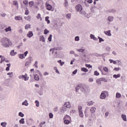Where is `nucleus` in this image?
I'll return each mask as SVG.
<instances>
[{"label": "nucleus", "instance_id": "obj_1", "mask_svg": "<svg viewBox=\"0 0 127 127\" xmlns=\"http://www.w3.org/2000/svg\"><path fill=\"white\" fill-rule=\"evenodd\" d=\"M0 43L2 44L4 47H9V45H12V43L7 38H2L0 40Z\"/></svg>", "mask_w": 127, "mask_h": 127}, {"label": "nucleus", "instance_id": "obj_2", "mask_svg": "<svg viewBox=\"0 0 127 127\" xmlns=\"http://www.w3.org/2000/svg\"><path fill=\"white\" fill-rule=\"evenodd\" d=\"M63 48L61 47L54 48L50 50V52H52V54H54L55 58H60V56L59 54L57 53V50H62Z\"/></svg>", "mask_w": 127, "mask_h": 127}, {"label": "nucleus", "instance_id": "obj_3", "mask_svg": "<svg viewBox=\"0 0 127 127\" xmlns=\"http://www.w3.org/2000/svg\"><path fill=\"white\" fill-rule=\"evenodd\" d=\"M80 89L83 93H88L89 92V87L85 84L81 85Z\"/></svg>", "mask_w": 127, "mask_h": 127}, {"label": "nucleus", "instance_id": "obj_4", "mask_svg": "<svg viewBox=\"0 0 127 127\" xmlns=\"http://www.w3.org/2000/svg\"><path fill=\"white\" fill-rule=\"evenodd\" d=\"M96 108L92 107L90 109V112H91V118H92V120H96V115H95V112H96Z\"/></svg>", "mask_w": 127, "mask_h": 127}, {"label": "nucleus", "instance_id": "obj_5", "mask_svg": "<svg viewBox=\"0 0 127 127\" xmlns=\"http://www.w3.org/2000/svg\"><path fill=\"white\" fill-rule=\"evenodd\" d=\"M82 109V106L79 105L78 106V113H79V117H80V118H84V114L83 113Z\"/></svg>", "mask_w": 127, "mask_h": 127}, {"label": "nucleus", "instance_id": "obj_6", "mask_svg": "<svg viewBox=\"0 0 127 127\" xmlns=\"http://www.w3.org/2000/svg\"><path fill=\"white\" fill-rule=\"evenodd\" d=\"M65 118L66 119L64 120V124L65 125H69L70 124V121L69 120H71V117L68 115H66Z\"/></svg>", "mask_w": 127, "mask_h": 127}, {"label": "nucleus", "instance_id": "obj_7", "mask_svg": "<svg viewBox=\"0 0 127 127\" xmlns=\"http://www.w3.org/2000/svg\"><path fill=\"white\" fill-rule=\"evenodd\" d=\"M19 79H22V80H24V81H28V77H27V74L19 75L18 76Z\"/></svg>", "mask_w": 127, "mask_h": 127}, {"label": "nucleus", "instance_id": "obj_8", "mask_svg": "<svg viewBox=\"0 0 127 127\" xmlns=\"http://www.w3.org/2000/svg\"><path fill=\"white\" fill-rule=\"evenodd\" d=\"M75 9H76V10H77V11H79L80 12L82 11V10H83V6H82V5L81 4H77L75 6Z\"/></svg>", "mask_w": 127, "mask_h": 127}, {"label": "nucleus", "instance_id": "obj_9", "mask_svg": "<svg viewBox=\"0 0 127 127\" xmlns=\"http://www.w3.org/2000/svg\"><path fill=\"white\" fill-rule=\"evenodd\" d=\"M64 106L66 109H70V108H71V104H70V102H65V103L64 104Z\"/></svg>", "mask_w": 127, "mask_h": 127}, {"label": "nucleus", "instance_id": "obj_10", "mask_svg": "<svg viewBox=\"0 0 127 127\" xmlns=\"http://www.w3.org/2000/svg\"><path fill=\"white\" fill-rule=\"evenodd\" d=\"M32 36H33V32L32 31H30L27 34V37L29 38H31Z\"/></svg>", "mask_w": 127, "mask_h": 127}, {"label": "nucleus", "instance_id": "obj_11", "mask_svg": "<svg viewBox=\"0 0 127 127\" xmlns=\"http://www.w3.org/2000/svg\"><path fill=\"white\" fill-rule=\"evenodd\" d=\"M94 56H96V57H104V54L100 55L97 53H93Z\"/></svg>", "mask_w": 127, "mask_h": 127}, {"label": "nucleus", "instance_id": "obj_12", "mask_svg": "<svg viewBox=\"0 0 127 127\" xmlns=\"http://www.w3.org/2000/svg\"><path fill=\"white\" fill-rule=\"evenodd\" d=\"M15 20L17 21V20H22V17L20 15L19 16H15Z\"/></svg>", "mask_w": 127, "mask_h": 127}, {"label": "nucleus", "instance_id": "obj_13", "mask_svg": "<svg viewBox=\"0 0 127 127\" xmlns=\"http://www.w3.org/2000/svg\"><path fill=\"white\" fill-rule=\"evenodd\" d=\"M104 33L107 35L108 36H112V34L111 33V30H108L107 31H104Z\"/></svg>", "mask_w": 127, "mask_h": 127}, {"label": "nucleus", "instance_id": "obj_14", "mask_svg": "<svg viewBox=\"0 0 127 127\" xmlns=\"http://www.w3.org/2000/svg\"><path fill=\"white\" fill-rule=\"evenodd\" d=\"M46 8L48 10H51V9H52V5L50 4H47L46 5Z\"/></svg>", "mask_w": 127, "mask_h": 127}, {"label": "nucleus", "instance_id": "obj_15", "mask_svg": "<svg viewBox=\"0 0 127 127\" xmlns=\"http://www.w3.org/2000/svg\"><path fill=\"white\" fill-rule=\"evenodd\" d=\"M66 111L67 108L64 106L61 109V113H65V112H66Z\"/></svg>", "mask_w": 127, "mask_h": 127}, {"label": "nucleus", "instance_id": "obj_16", "mask_svg": "<svg viewBox=\"0 0 127 127\" xmlns=\"http://www.w3.org/2000/svg\"><path fill=\"white\" fill-rule=\"evenodd\" d=\"M99 79L101 82H105V83H107V82H108V79L105 77L100 78Z\"/></svg>", "mask_w": 127, "mask_h": 127}, {"label": "nucleus", "instance_id": "obj_17", "mask_svg": "<svg viewBox=\"0 0 127 127\" xmlns=\"http://www.w3.org/2000/svg\"><path fill=\"white\" fill-rule=\"evenodd\" d=\"M106 98V94L102 92L100 95V99H104Z\"/></svg>", "mask_w": 127, "mask_h": 127}, {"label": "nucleus", "instance_id": "obj_18", "mask_svg": "<svg viewBox=\"0 0 127 127\" xmlns=\"http://www.w3.org/2000/svg\"><path fill=\"white\" fill-rule=\"evenodd\" d=\"M22 106H26L27 107V106L29 105L27 100H25L23 102H22Z\"/></svg>", "mask_w": 127, "mask_h": 127}, {"label": "nucleus", "instance_id": "obj_19", "mask_svg": "<svg viewBox=\"0 0 127 127\" xmlns=\"http://www.w3.org/2000/svg\"><path fill=\"white\" fill-rule=\"evenodd\" d=\"M16 52H14V50H13L11 51L10 53V55H11V56H14V55H16Z\"/></svg>", "mask_w": 127, "mask_h": 127}, {"label": "nucleus", "instance_id": "obj_20", "mask_svg": "<svg viewBox=\"0 0 127 127\" xmlns=\"http://www.w3.org/2000/svg\"><path fill=\"white\" fill-rule=\"evenodd\" d=\"M5 32H8V31H11V27L10 26H8L7 28L4 29Z\"/></svg>", "mask_w": 127, "mask_h": 127}, {"label": "nucleus", "instance_id": "obj_21", "mask_svg": "<svg viewBox=\"0 0 127 127\" xmlns=\"http://www.w3.org/2000/svg\"><path fill=\"white\" fill-rule=\"evenodd\" d=\"M122 118L124 122H127V116L126 115L122 114Z\"/></svg>", "mask_w": 127, "mask_h": 127}, {"label": "nucleus", "instance_id": "obj_22", "mask_svg": "<svg viewBox=\"0 0 127 127\" xmlns=\"http://www.w3.org/2000/svg\"><path fill=\"white\" fill-rule=\"evenodd\" d=\"M34 78L36 81H39V76L37 74H35L34 75Z\"/></svg>", "mask_w": 127, "mask_h": 127}, {"label": "nucleus", "instance_id": "obj_23", "mask_svg": "<svg viewBox=\"0 0 127 127\" xmlns=\"http://www.w3.org/2000/svg\"><path fill=\"white\" fill-rule=\"evenodd\" d=\"M108 20H109L110 22H111V21H114V17L109 16L108 17Z\"/></svg>", "mask_w": 127, "mask_h": 127}, {"label": "nucleus", "instance_id": "obj_24", "mask_svg": "<svg viewBox=\"0 0 127 127\" xmlns=\"http://www.w3.org/2000/svg\"><path fill=\"white\" fill-rule=\"evenodd\" d=\"M78 52H81V53H84L85 52V49H77Z\"/></svg>", "mask_w": 127, "mask_h": 127}, {"label": "nucleus", "instance_id": "obj_25", "mask_svg": "<svg viewBox=\"0 0 127 127\" xmlns=\"http://www.w3.org/2000/svg\"><path fill=\"white\" fill-rule=\"evenodd\" d=\"M121 77V74L119 73L118 74H114L113 77L115 78V79H118V78H120Z\"/></svg>", "mask_w": 127, "mask_h": 127}, {"label": "nucleus", "instance_id": "obj_26", "mask_svg": "<svg viewBox=\"0 0 127 127\" xmlns=\"http://www.w3.org/2000/svg\"><path fill=\"white\" fill-rule=\"evenodd\" d=\"M19 124H22V125H24V124H25L24 118L21 119V120H19Z\"/></svg>", "mask_w": 127, "mask_h": 127}, {"label": "nucleus", "instance_id": "obj_27", "mask_svg": "<svg viewBox=\"0 0 127 127\" xmlns=\"http://www.w3.org/2000/svg\"><path fill=\"white\" fill-rule=\"evenodd\" d=\"M40 38L41 39L40 41H42V42H45V38H44V36H40Z\"/></svg>", "mask_w": 127, "mask_h": 127}, {"label": "nucleus", "instance_id": "obj_28", "mask_svg": "<svg viewBox=\"0 0 127 127\" xmlns=\"http://www.w3.org/2000/svg\"><path fill=\"white\" fill-rule=\"evenodd\" d=\"M90 38L91 39H93V40H97V38H96L95 37V35H93V34H91L90 35Z\"/></svg>", "mask_w": 127, "mask_h": 127}, {"label": "nucleus", "instance_id": "obj_29", "mask_svg": "<svg viewBox=\"0 0 127 127\" xmlns=\"http://www.w3.org/2000/svg\"><path fill=\"white\" fill-rule=\"evenodd\" d=\"M87 106H93L94 105V102L91 101L88 102H87Z\"/></svg>", "mask_w": 127, "mask_h": 127}, {"label": "nucleus", "instance_id": "obj_30", "mask_svg": "<svg viewBox=\"0 0 127 127\" xmlns=\"http://www.w3.org/2000/svg\"><path fill=\"white\" fill-rule=\"evenodd\" d=\"M45 20L46 21H47L48 24H49V23H50V20H49V17L46 16L45 17Z\"/></svg>", "mask_w": 127, "mask_h": 127}, {"label": "nucleus", "instance_id": "obj_31", "mask_svg": "<svg viewBox=\"0 0 127 127\" xmlns=\"http://www.w3.org/2000/svg\"><path fill=\"white\" fill-rule=\"evenodd\" d=\"M79 89H80V91H81V85L80 86H79V85L75 87V91H76V92H78L79 91Z\"/></svg>", "mask_w": 127, "mask_h": 127}, {"label": "nucleus", "instance_id": "obj_32", "mask_svg": "<svg viewBox=\"0 0 127 127\" xmlns=\"http://www.w3.org/2000/svg\"><path fill=\"white\" fill-rule=\"evenodd\" d=\"M30 26H31V25L29 24H26L25 26V29H28V28H30Z\"/></svg>", "mask_w": 127, "mask_h": 127}, {"label": "nucleus", "instance_id": "obj_33", "mask_svg": "<svg viewBox=\"0 0 127 127\" xmlns=\"http://www.w3.org/2000/svg\"><path fill=\"white\" fill-rule=\"evenodd\" d=\"M38 93L40 96H42V95H43V90H42V89H41V90L38 91Z\"/></svg>", "mask_w": 127, "mask_h": 127}, {"label": "nucleus", "instance_id": "obj_34", "mask_svg": "<svg viewBox=\"0 0 127 127\" xmlns=\"http://www.w3.org/2000/svg\"><path fill=\"white\" fill-rule=\"evenodd\" d=\"M121 97H122V95L121 94V93L118 92L116 93V98H117L118 99L121 98Z\"/></svg>", "mask_w": 127, "mask_h": 127}, {"label": "nucleus", "instance_id": "obj_35", "mask_svg": "<svg viewBox=\"0 0 127 127\" xmlns=\"http://www.w3.org/2000/svg\"><path fill=\"white\" fill-rule=\"evenodd\" d=\"M19 58H20V59H23V58H24V54H19Z\"/></svg>", "mask_w": 127, "mask_h": 127}, {"label": "nucleus", "instance_id": "obj_36", "mask_svg": "<svg viewBox=\"0 0 127 127\" xmlns=\"http://www.w3.org/2000/svg\"><path fill=\"white\" fill-rule=\"evenodd\" d=\"M0 126H1L2 127H6V123L2 122L1 123Z\"/></svg>", "mask_w": 127, "mask_h": 127}, {"label": "nucleus", "instance_id": "obj_37", "mask_svg": "<svg viewBox=\"0 0 127 127\" xmlns=\"http://www.w3.org/2000/svg\"><path fill=\"white\" fill-rule=\"evenodd\" d=\"M81 71H82L83 72H88V69L85 67H82Z\"/></svg>", "mask_w": 127, "mask_h": 127}, {"label": "nucleus", "instance_id": "obj_38", "mask_svg": "<svg viewBox=\"0 0 127 127\" xmlns=\"http://www.w3.org/2000/svg\"><path fill=\"white\" fill-rule=\"evenodd\" d=\"M101 80H100V78L96 80V83L98 84V85H102V82H101Z\"/></svg>", "mask_w": 127, "mask_h": 127}, {"label": "nucleus", "instance_id": "obj_39", "mask_svg": "<svg viewBox=\"0 0 127 127\" xmlns=\"http://www.w3.org/2000/svg\"><path fill=\"white\" fill-rule=\"evenodd\" d=\"M4 61H5V58H4V57H2V58H1V60L0 62V64H1L2 62H4Z\"/></svg>", "mask_w": 127, "mask_h": 127}, {"label": "nucleus", "instance_id": "obj_40", "mask_svg": "<svg viewBox=\"0 0 127 127\" xmlns=\"http://www.w3.org/2000/svg\"><path fill=\"white\" fill-rule=\"evenodd\" d=\"M13 4H14V5H16V6H18V2H17V1L14 0L13 1Z\"/></svg>", "mask_w": 127, "mask_h": 127}, {"label": "nucleus", "instance_id": "obj_41", "mask_svg": "<svg viewBox=\"0 0 127 127\" xmlns=\"http://www.w3.org/2000/svg\"><path fill=\"white\" fill-rule=\"evenodd\" d=\"M18 116L19 117H21V118H23V117H24V114L22 112H19L18 114Z\"/></svg>", "mask_w": 127, "mask_h": 127}, {"label": "nucleus", "instance_id": "obj_42", "mask_svg": "<svg viewBox=\"0 0 127 127\" xmlns=\"http://www.w3.org/2000/svg\"><path fill=\"white\" fill-rule=\"evenodd\" d=\"M37 18L38 19H41V20H42V18H41V15L40 13L38 14V16H37Z\"/></svg>", "mask_w": 127, "mask_h": 127}, {"label": "nucleus", "instance_id": "obj_43", "mask_svg": "<svg viewBox=\"0 0 127 127\" xmlns=\"http://www.w3.org/2000/svg\"><path fill=\"white\" fill-rule=\"evenodd\" d=\"M48 40H49V41L51 42L52 40V35L50 34L49 37L48 38Z\"/></svg>", "mask_w": 127, "mask_h": 127}, {"label": "nucleus", "instance_id": "obj_44", "mask_svg": "<svg viewBox=\"0 0 127 127\" xmlns=\"http://www.w3.org/2000/svg\"><path fill=\"white\" fill-rule=\"evenodd\" d=\"M98 39H99V43H101V42H102L105 41V40L103 38H102L100 37H98Z\"/></svg>", "mask_w": 127, "mask_h": 127}, {"label": "nucleus", "instance_id": "obj_45", "mask_svg": "<svg viewBox=\"0 0 127 127\" xmlns=\"http://www.w3.org/2000/svg\"><path fill=\"white\" fill-rule=\"evenodd\" d=\"M103 70L105 71V72H108L109 71V68L108 67L105 66L103 67Z\"/></svg>", "mask_w": 127, "mask_h": 127}, {"label": "nucleus", "instance_id": "obj_46", "mask_svg": "<svg viewBox=\"0 0 127 127\" xmlns=\"http://www.w3.org/2000/svg\"><path fill=\"white\" fill-rule=\"evenodd\" d=\"M75 41H79L80 40V37L79 36H76L74 38Z\"/></svg>", "mask_w": 127, "mask_h": 127}, {"label": "nucleus", "instance_id": "obj_47", "mask_svg": "<svg viewBox=\"0 0 127 127\" xmlns=\"http://www.w3.org/2000/svg\"><path fill=\"white\" fill-rule=\"evenodd\" d=\"M48 33H49V31H48V30H47V29H45L44 30V34H48Z\"/></svg>", "mask_w": 127, "mask_h": 127}, {"label": "nucleus", "instance_id": "obj_48", "mask_svg": "<svg viewBox=\"0 0 127 127\" xmlns=\"http://www.w3.org/2000/svg\"><path fill=\"white\" fill-rule=\"evenodd\" d=\"M80 13L82 15H84V16H86V12L85 11H80Z\"/></svg>", "mask_w": 127, "mask_h": 127}, {"label": "nucleus", "instance_id": "obj_49", "mask_svg": "<svg viewBox=\"0 0 127 127\" xmlns=\"http://www.w3.org/2000/svg\"><path fill=\"white\" fill-rule=\"evenodd\" d=\"M94 75L95 76H99V75H100V73L97 70H96L94 71Z\"/></svg>", "mask_w": 127, "mask_h": 127}, {"label": "nucleus", "instance_id": "obj_50", "mask_svg": "<svg viewBox=\"0 0 127 127\" xmlns=\"http://www.w3.org/2000/svg\"><path fill=\"white\" fill-rule=\"evenodd\" d=\"M121 70V68L120 67H115L113 69L114 71H120Z\"/></svg>", "mask_w": 127, "mask_h": 127}, {"label": "nucleus", "instance_id": "obj_51", "mask_svg": "<svg viewBox=\"0 0 127 127\" xmlns=\"http://www.w3.org/2000/svg\"><path fill=\"white\" fill-rule=\"evenodd\" d=\"M35 103L36 104V107H39V101L38 100H36Z\"/></svg>", "mask_w": 127, "mask_h": 127}, {"label": "nucleus", "instance_id": "obj_52", "mask_svg": "<svg viewBox=\"0 0 127 127\" xmlns=\"http://www.w3.org/2000/svg\"><path fill=\"white\" fill-rule=\"evenodd\" d=\"M85 66L86 68H92V65H91V64H85Z\"/></svg>", "mask_w": 127, "mask_h": 127}, {"label": "nucleus", "instance_id": "obj_53", "mask_svg": "<svg viewBox=\"0 0 127 127\" xmlns=\"http://www.w3.org/2000/svg\"><path fill=\"white\" fill-rule=\"evenodd\" d=\"M50 119H53V114L50 113L49 115Z\"/></svg>", "mask_w": 127, "mask_h": 127}, {"label": "nucleus", "instance_id": "obj_54", "mask_svg": "<svg viewBox=\"0 0 127 127\" xmlns=\"http://www.w3.org/2000/svg\"><path fill=\"white\" fill-rule=\"evenodd\" d=\"M110 112H109V111L106 112L105 114V118H107Z\"/></svg>", "mask_w": 127, "mask_h": 127}, {"label": "nucleus", "instance_id": "obj_55", "mask_svg": "<svg viewBox=\"0 0 127 127\" xmlns=\"http://www.w3.org/2000/svg\"><path fill=\"white\" fill-rule=\"evenodd\" d=\"M29 4H30V6H32V5L34 4V2H33V1H30L29 2Z\"/></svg>", "mask_w": 127, "mask_h": 127}, {"label": "nucleus", "instance_id": "obj_56", "mask_svg": "<svg viewBox=\"0 0 127 127\" xmlns=\"http://www.w3.org/2000/svg\"><path fill=\"white\" fill-rule=\"evenodd\" d=\"M37 64H38V62L37 61H36L34 65L36 68H38V66L37 65Z\"/></svg>", "mask_w": 127, "mask_h": 127}, {"label": "nucleus", "instance_id": "obj_57", "mask_svg": "<svg viewBox=\"0 0 127 127\" xmlns=\"http://www.w3.org/2000/svg\"><path fill=\"white\" fill-rule=\"evenodd\" d=\"M24 4L27 5L28 4V0H25L23 1Z\"/></svg>", "mask_w": 127, "mask_h": 127}, {"label": "nucleus", "instance_id": "obj_58", "mask_svg": "<svg viewBox=\"0 0 127 127\" xmlns=\"http://www.w3.org/2000/svg\"><path fill=\"white\" fill-rule=\"evenodd\" d=\"M66 18H67L68 19H70V18H71V14H67L66 15Z\"/></svg>", "mask_w": 127, "mask_h": 127}, {"label": "nucleus", "instance_id": "obj_59", "mask_svg": "<svg viewBox=\"0 0 127 127\" xmlns=\"http://www.w3.org/2000/svg\"><path fill=\"white\" fill-rule=\"evenodd\" d=\"M77 72H78V69H75L72 72V74L73 75H76V74H77Z\"/></svg>", "mask_w": 127, "mask_h": 127}, {"label": "nucleus", "instance_id": "obj_60", "mask_svg": "<svg viewBox=\"0 0 127 127\" xmlns=\"http://www.w3.org/2000/svg\"><path fill=\"white\" fill-rule=\"evenodd\" d=\"M43 88H44V84L42 83V84L40 85L41 90H43Z\"/></svg>", "mask_w": 127, "mask_h": 127}, {"label": "nucleus", "instance_id": "obj_61", "mask_svg": "<svg viewBox=\"0 0 127 127\" xmlns=\"http://www.w3.org/2000/svg\"><path fill=\"white\" fill-rule=\"evenodd\" d=\"M29 14V11H28V10H26L25 14H26V15H28Z\"/></svg>", "mask_w": 127, "mask_h": 127}, {"label": "nucleus", "instance_id": "obj_62", "mask_svg": "<svg viewBox=\"0 0 127 127\" xmlns=\"http://www.w3.org/2000/svg\"><path fill=\"white\" fill-rule=\"evenodd\" d=\"M25 57H26L27 56V54H28V51H26L24 53Z\"/></svg>", "mask_w": 127, "mask_h": 127}, {"label": "nucleus", "instance_id": "obj_63", "mask_svg": "<svg viewBox=\"0 0 127 127\" xmlns=\"http://www.w3.org/2000/svg\"><path fill=\"white\" fill-rule=\"evenodd\" d=\"M89 82H92L94 81V79L92 78H89L88 79Z\"/></svg>", "mask_w": 127, "mask_h": 127}, {"label": "nucleus", "instance_id": "obj_64", "mask_svg": "<svg viewBox=\"0 0 127 127\" xmlns=\"http://www.w3.org/2000/svg\"><path fill=\"white\" fill-rule=\"evenodd\" d=\"M106 50H107V51H111V48L110 47H107Z\"/></svg>", "mask_w": 127, "mask_h": 127}]
</instances>
